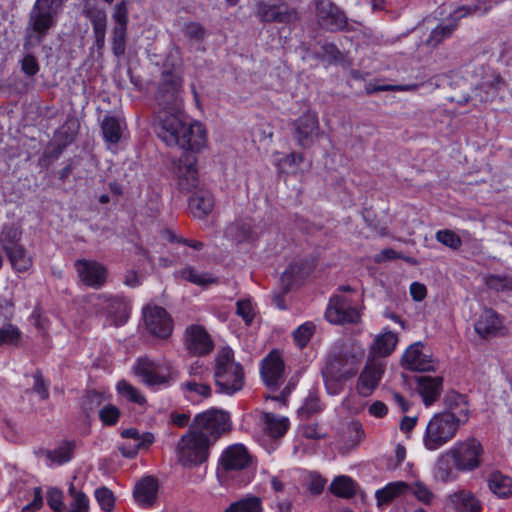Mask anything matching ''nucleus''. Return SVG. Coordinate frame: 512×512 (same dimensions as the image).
<instances>
[{"label":"nucleus","instance_id":"f257e3e1","mask_svg":"<svg viewBox=\"0 0 512 512\" xmlns=\"http://www.w3.org/2000/svg\"><path fill=\"white\" fill-rule=\"evenodd\" d=\"M154 130L157 137L167 146H178L184 151L179 157L174 174L180 192L188 193L199 183V152L207 142V133L200 122H187L186 115L177 105L163 106L156 113Z\"/></svg>","mask_w":512,"mask_h":512},{"label":"nucleus","instance_id":"f03ea898","mask_svg":"<svg viewBox=\"0 0 512 512\" xmlns=\"http://www.w3.org/2000/svg\"><path fill=\"white\" fill-rule=\"evenodd\" d=\"M66 0H35L28 16L23 43L26 51L38 47L53 29Z\"/></svg>","mask_w":512,"mask_h":512},{"label":"nucleus","instance_id":"7ed1b4c3","mask_svg":"<svg viewBox=\"0 0 512 512\" xmlns=\"http://www.w3.org/2000/svg\"><path fill=\"white\" fill-rule=\"evenodd\" d=\"M365 357V349L351 344L335 348L327 357L322 371L324 378L335 381H347L355 377Z\"/></svg>","mask_w":512,"mask_h":512},{"label":"nucleus","instance_id":"20e7f679","mask_svg":"<svg viewBox=\"0 0 512 512\" xmlns=\"http://www.w3.org/2000/svg\"><path fill=\"white\" fill-rule=\"evenodd\" d=\"M213 376L216 391L221 394L234 395L245 384L243 366L235 361L232 351H224L217 357Z\"/></svg>","mask_w":512,"mask_h":512},{"label":"nucleus","instance_id":"39448f33","mask_svg":"<svg viewBox=\"0 0 512 512\" xmlns=\"http://www.w3.org/2000/svg\"><path fill=\"white\" fill-rule=\"evenodd\" d=\"M213 440L199 431L189 429L177 443V457L183 467H199L208 462Z\"/></svg>","mask_w":512,"mask_h":512},{"label":"nucleus","instance_id":"423d86ee","mask_svg":"<svg viewBox=\"0 0 512 512\" xmlns=\"http://www.w3.org/2000/svg\"><path fill=\"white\" fill-rule=\"evenodd\" d=\"M86 302L96 315L110 318L116 326L124 325L130 316L131 306L124 295L93 293L87 297Z\"/></svg>","mask_w":512,"mask_h":512},{"label":"nucleus","instance_id":"0eeeda50","mask_svg":"<svg viewBox=\"0 0 512 512\" xmlns=\"http://www.w3.org/2000/svg\"><path fill=\"white\" fill-rule=\"evenodd\" d=\"M22 231L15 225H4L0 232V248L16 273L27 272L33 264L31 256L20 243Z\"/></svg>","mask_w":512,"mask_h":512},{"label":"nucleus","instance_id":"6e6552de","mask_svg":"<svg viewBox=\"0 0 512 512\" xmlns=\"http://www.w3.org/2000/svg\"><path fill=\"white\" fill-rule=\"evenodd\" d=\"M133 372L147 387H168L177 377V371L170 363L156 362L147 356L135 360Z\"/></svg>","mask_w":512,"mask_h":512},{"label":"nucleus","instance_id":"1a4fd4ad","mask_svg":"<svg viewBox=\"0 0 512 512\" xmlns=\"http://www.w3.org/2000/svg\"><path fill=\"white\" fill-rule=\"evenodd\" d=\"M459 426L454 423L452 416L435 413L426 425L423 435V445L429 451H435L449 443L457 434Z\"/></svg>","mask_w":512,"mask_h":512},{"label":"nucleus","instance_id":"9d476101","mask_svg":"<svg viewBox=\"0 0 512 512\" xmlns=\"http://www.w3.org/2000/svg\"><path fill=\"white\" fill-rule=\"evenodd\" d=\"M483 454L482 443L473 436L455 442L449 449L452 464L459 472H472L478 469L481 466Z\"/></svg>","mask_w":512,"mask_h":512},{"label":"nucleus","instance_id":"9b49d317","mask_svg":"<svg viewBox=\"0 0 512 512\" xmlns=\"http://www.w3.org/2000/svg\"><path fill=\"white\" fill-rule=\"evenodd\" d=\"M230 428L229 413L218 409H209L195 415L190 429L199 431L202 435L209 437L210 440H213L214 445Z\"/></svg>","mask_w":512,"mask_h":512},{"label":"nucleus","instance_id":"f8f14e48","mask_svg":"<svg viewBox=\"0 0 512 512\" xmlns=\"http://www.w3.org/2000/svg\"><path fill=\"white\" fill-rule=\"evenodd\" d=\"M318 265V258L313 255L292 259L280 276V285L287 289L299 288L306 283Z\"/></svg>","mask_w":512,"mask_h":512},{"label":"nucleus","instance_id":"ddd939ff","mask_svg":"<svg viewBox=\"0 0 512 512\" xmlns=\"http://www.w3.org/2000/svg\"><path fill=\"white\" fill-rule=\"evenodd\" d=\"M324 317L334 325L357 324L361 313L351 298L336 294L330 297Z\"/></svg>","mask_w":512,"mask_h":512},{"label":"nucleus","instance_id":"4468645a","mask_svg":"<svg viewBox=\"0 0 512 512\" xmlns=\"http://www.w3.org/2000/svg\"><path fill=\"white\" fill-rule=\"evenodd\" d=\"M255 16L263 23L290 25L299 20L298 11L285 2L261 0L256 4Z\"/></svg>","mask_w":512,"mask_h":512},{"label":"nucleus","instance_id":"2eb2a0df","mask_svg":"<svg viewBox=\"0 0 512 512\" xmlns=\"http://www.w3.org/2000/svg\"><path fill=\"white\" fill-rule=\"evenodd\" d=\"M74 267L80 283L85 287L98 290L107 283L108 268L97 260L77 259Z\"/></svg>","mask_w":512,"mask_h":512},{"label":"nucleus","instance_id":"dca6fc26","mask_svg":"<svg viewBox=\"0 0 512 512\" xmlns=\"http://www.w3.org/2000/svg\"><path fill=\"white\" fill-rule=\"evenodd\" d=\"M252 458L247 448L241 443L227 446L220 454L217 463V472L229 474L248 468Z\"/></svg>","mask_w":512,"mask_h":512},{"label":"nucleus","instance_id":"f3484780","mask_svg":"<svg viewBox=\"0 0 512 512\" xmlns=\"http://www.w3.org/2000/svg\"><path fill=\"white\" fill-rule=\"evenodd\" d=\"M183 344L187 353L191 356H206L214 349V342L208 331L199 324H191L186 327L183 334Z\"/></svg>","mask_w":512,"mask_h":512},{"label":"nucleus","instance_id":"a211bd4d","mask_svg":"<svg viewBox=\"0 0 512 512\" xmlns=\"http://www.w3.org/2000/svg\"><path fill=\"white\" fill-rule=\"evenodd\" d=\"M316 16L319 25L327 31L348 30V18L345 12L330 0L316 2Z\"/></svg>","mask_w":512,"mask_h":512},{"label":"nucleus","instance_id":"6ab92c4d","mask_svg":"<svg viewBox=\"0 0 512 512\" xmlns=\"http://www.w3.org/2000/svg\"><path fill=\"white\" fill-rule=\"evenodd\" d=\"M143 317L150 334L160 339H167L171 336L174 323L165 308L148 305L143 309Z\"/></svg>","mask_w":512,"mask_h":512},{"label":"nucleus","instance_id":"aec40b11","mask_svg":"<svg viewBox=\"0 0 512 512\" xmlns=\"http://www.w3.org/2000/svg\"><path fill=\"white\" fill-rule=\"evenodd\" d=\"M425 345L421 342H415L408 346L401 357V366L410 371H434L436 362L432 354L424 351Z\"/></svg>","mask_w":512,"mask_h":512},{"label":"nucleus","instance_id":"412c9836","mask_svg":"<svg viewBox=\"0 0 512 512\" xmlns=\"http://www.w3.org/2000/svg\"><path fill=\"white\" fill-rule=\"evenodd\" d=\"M285 363L278 350L270 351L261 361L260 376L270 389H277L283 379Z\"/></svg>","mask_w":512,"mask_h":512},{"label":"nucleus","instance_id":"4be33fe9","mask_svg":"<svg viewBox=\"0 0 512 512\" xmlns=\"http://www.w3.org/2000/svg\"><path fill=\"white\" fill-rule=\"evenodd\" d=\"M182 86V77L173 70H164L156 92L160 106L176 105L177 95Z\"/></svg>","mask_w":512,"mask_h":512},{"label":"nucleus","instance_id":"5701e85b","mask_svg":"<svg viewBox=\"0 0 512 512\" xmlns=\"http://www.w3.org/2000/svg\"><path fill=\"white\" fill-rule=\"evenodd\" d=\"M225 234L237 244H254L260 236L255 220L249 217L239 218L230 223L226 227Z\"/></svg>","mask_w":512,"mask_h":512},{"label":"nucleus","instance_id":"b1692460","mask_svg":"<svg viewBox=\"0 0 512 512\" xmlns=\"http://www.w3.org/2000/svg\"><path fill=\"white\" fill-rule=\"evenodd\" d=\"M295 138L302 148H307L313 143L314 136L319 130V120L316 112L306 111L293 122Z\"/></svg>","mask_w":512,"mask_h":512},{"label":"nucleus","instance_id":"393cba45","mask_svg":"<svg viewBox=\"0 0 512 512\" xmlns=\"http://www.w3.org/2000/svg\"><path fill=\"white\" fill-rule=\"evenodd\" d=\"M442 414L452 416V420L461 427L469 420L470 409L467 396L455 391L448 393L444 399Z\"/></svg>","mask_w":512,"mask_h":512},{"label":"nucleus","instance_id":"a878e982","mask_svg":"<svg viewBox=\"0 0 512 512\" xmlns=\"http://www.w3.org/2000/svg\"><path fill=\"white\" fill-rule=\"evenodd\" d=\"M159 483L154 476H145L138 480L133 489L136 503L145 509L151 508L157 499Z\"/></svg>","mask_w":512,"mask_h":512},{"label":"nucleus","instance_id":"bb28decb","mask_svg":"<svg viewBox=\"0 0 512 512\" xmlns=\"http://www.w3.org/2000/svg\"><path fill=\"white\" fill-rule=\"evenodd\" d=\"M384 373L382 365L368 362L357 380V392L362 397H368L372 395L374 390L378 387L379 382Z\"/></svg>","mask_w":512,"mask_h":512},{"label":"nucleus","instance_id":"cd10ccee","mask_svg":"<svg viewBox=\"0 0 512 512\" xmlns=\"http://www.w3.org/2000/svg\"><path fill=\"white\" fill-rule=\"evenodd\" d=\"M503 328L501 315L492 308L484 309L474 324L476 333L484 339L497 336Z\"/></svg>","mask_w":512,"mask_h":512},{"label":"nucleus","instance_id":"c85d7f7f","mask_svg":"<svg viewBox=\"0 0 512 512\" xmlns=\"http://www.w3.org/2000/svg\"><path fill=\"white\" fill-rule=\"evenodd\" d=\"M84 16L89 19L93 30V47L101 53L105 47L107 14L104 9L87 8Z\"/></svg>","mask_w":512,"mask_h":512},{"label":"nucleus","instance_id":"c756f323","mask_svg":"<svg viewBox=\"0 0 512 512\" xmlns=\"http://www.w3.org/2000/svg\"><path fill=\"white\" fill-rule=\"evenodd\" d=\"M443 389L441 376L416 377V390L426 407L433 405L440 397Z\"/></svg>","mask_w":512,"mask_h":512},{"label":"nucleus","instance_id":"7c9ffc66","mask_svg":"<svg viewBox=\"0 0 512 512\" xmlns=\"http://www.w3.org/2000/svg\"><path fill=\"white\" fill-rule=\"evenodd\" d=\"M447 503L456 512H481L483 507L476 495L469 490H458L447 496Z\"/></svg>","mask_w":512,"mask_h":512},{"label":"nucleus","instance_id":"2f4dec72","mask_svg":"<svg viewBox=\"0 0 512 512\" xmlns=\"http://www.w3.org/2000/svg\"><path fill=\"white\" fill-rule=\"evenodd\" d=\"M125 126L124 119L111 114L104 115L100 128L103 140L108 148L116 146L120 142Z\"/></svg>","mask_w":512,"mask_h":512},{"label":"nucleus","instance_id":"473e14b6","mask_svg":"<svg viewBox=\"0 0 512 512\" xmlns=\"http://www.w3.org/2000/svg\"><path fill=\"white\" fill-rule=\"evenodd\" d=\"M188 207L195 218L204 219L213 210V194L206 189L196 190L188 199Z\"/></svg>","mask_w":512,"mask_h":512},{"label":"nucleus","instance_id":"72a5a7b5","mask_svg":"<svg viewBox=\"0 0 512 512\" xmlns=\"http://www.w3.org/2000/svg\"><path fill=\"white\" fill-rule=\"evenodd\" d=\"M76 447V440H63L55 449L41 448L35 454L37 457L45 456L51 464L61 466L71 461Z\"/></svg>","mask_w":512,"mask_h":512},{"label":"nucleus","instance_id":"f704fd0d","mask_svg":"<svg viewBox=\"0 0 512 512\" xmlns=\"http://www.w3.org/2000/svg\"><path fill=\"white\" fill-rule=\"evenodd\" d=\"M489 490L499 499L512 497V477L500 471H492L487 477Z\"/></svg>","mask_w":512,"mask_h":512},{"label":"nucleus","instance_id":"c9c22d12","mask_svg":"<svg viewBox=\"0 0 512 512\" xmlns=\"http://www.w3.org/2000/svg\"><path fill=\"white\" fill-rule=\"evenodd\" d=\"M175 278H180L189 283L201 287H208L211 284H218V277L210 272H198L193 266L186 265L181 270L174 272Z\"/></svg>","mask_w":512,"mask_h":512},{"label":"nucleus","instance_id":"e433bc0d","mask_svg":"<svg viewBox=\"0 0 512 512\" xmlns=\"http://www.w3.org/2000/svg\"><path fill=\"white\" fill-rule=\"evenodd\" d=\"M397 343V334L387 330L376 336L369 352L374 357H387L393 353Z\"/></svg>","mask_w":512,"mask_h":512},{"label":"nucleus","instance_id":"4c0bfd02","mask_svg":"<svg viewBox=\"0 0 512 512\" xmlns=\"http://www.w3.org/2000/svg\"><path fill=\"white\" fill-rule=\"evenodd\" d=\"M263 424L266 433L272 438H281L290 426L287 417H281L272 412L263 415Z\"/></svg>","mask_w":512,"mask_h":512},{"label":"nucleus","instance_id":"58836bf2","mask_svg":"<svg viewBox=\"0 0 512 512\" xmlns=\"http://www.w3.org/2000/svg\"><path fill=\"white\" fill-rule=\"evenodd\" d=\"M407 488L408 484L403 481L387 483L375 493L377 504L381 506L391 503L394 499L404 494Z\"/></svg>","mask_w":512,"mask_h":512},{"label":"nucleus","instance_id":"ea45409f","mask_svg":"<svg viewBox=\"0 0 512 512\" xmlns=\"http://www.w3.org/2000/svg\"><path fill=\"white\" fill-rule=\"evenodd\" d=\"M356 482L349 476H336L330 484L329 491L344 499H350L356 495Z\"/></svg>","mask_w":512,"mask_h":512},{"label":"nucleus","instance_id":"a19ab883","mask_svg":"<svg viewBox=\"0 0 512 512\" xmlns=\"http://www.w3.org/2000/svg\"><path fill=\"white\" fill-rule=\"evenodd\" d=\"M21 329L12 322H5L0 326V347L17 348L22 341Z\"/></svg>","mask_w":512,"mask_h":512},{"label":"nucleus","instance_id":"79ce46f5","mask_svg":"<svg viewBox=\"0 0 512 512\" xmlns=\"http://www.w3.org/2000/svg\"><path fill=\"white\" fill-rule=\"evenodd\" d=\"M316 332V325L313 321H305L292 332V339L295 346L303 350L305 349Z\"/></svg>","mask_w":512,"mask_h":512},{"label":"nucleus","instance_id":"37998d69","mask_svg":"<svg viewBox=\"0 0 512 512\" xmlns=\"http://www.w3.org/2000/svg\"><path fill=\"white\" fill-rule=\"evenodd\" d=\"M116 391L118 395L131 403L140 406H144L147 403L146 397L140 392V390L125 379H122L117 383Z\"/></svg>","mask_w":512,"mask_h":512},{"label":"nucleus","instance_id":"c03bdc74","mask_svg":"<svg viewBox=\"0 0 512 512\" xmlns=\"http://www.w3.org/2000/svg\"><path fill=\"white\" fill-rule=\"evenodd\" d=\"M185 398L190 402H198L199 398H209L211 396V387L208 384L197 383L196 381H186L182 383Z\"/></svg>","mask_w":512,"mask_h":512},{"label":"nucleus","instance_id":"a18cd8bd","mask_svg":"<svg viewBox=\"0 0 512 512\" xmlns=\"http://www.w3.org/2000/svg\"><path fill=\"white\" fill-rule=\"evenodd\" d=\"M262 501L257 496H247L232 502L223 512H262Z\"/></svg>","mask_w":512,"mask_h":512},{"label":"nucleus","instance_id":"49530a36","mask_svg":"<svg viewBox=\"0 0 512 512\" xmlns=\"http://www.w3.org/2000/svg\"><path fill=\"white\" fill-rule=\"evenodd\" d=\"M77 133L78 124L76 122H65L55 131L53 142L60 144L62 148H67L74 142Z\"/></svg>","mask_w":512,"mask_h":512},{"label":"nucleus","instance_id":"de8ad7c7","mask_svg":"<svg viewBox=\"0 0 512 512\" xmlns=\"http://www.w3.org/2000/svg\"><path fill=\"white\" fill-rule=\"evenodd\" d=\"M322 411V406L319 398L316 395L309 394L302 405L299 407L297 413L302 421L309 420L314 414Z\"/></svg>","mask_w":512,"mask_h":512},{"label":"nucleus","instance_id":"09e8293b","mask_svg":"<svg viewBox=\"0 0 512 512\" xmlns=\"http://www.w3.org/2000/svg\"><path fill=\"white\" fill-rule=\"evenodd\" d=\"M121 415V410L117 406L110 403L104 405L98 412L99 420L105 427H113L117 425Z\"/></svg>","mask_w":512,"mask_h":512},{"label":"nucleus","instance_id":"8fccbe9b","mask_svg":"<svg viewBox=\"0 0 512 512\" xmlns=\"http://www.w3.org/2000/svg\"><path fill=\"white\" fill-rule=\"evenodd\" d=\"M456 29V24L451 22L449 24H439L430 33L427 44L435 47L443 40L449 38L453 31Z\"/></svg>","mask_w":512,"mask_h":512},{"label":"nucleus","instance_id":"3c124183","mask_svg":"<svg viewBox=\"0 0 512 512\" xmlns=\"http://www.w3.org/2000/svg\"><path fill=\"white\" fill-rule=\"evenodd\" d=\"M112 20L115 23L113 28L128 29L129 9L127 0H121L114 5Z\"/></svg>","mask_w":512,"mask_h":512},{"label":"nucleus","instance_id":"603ef678","mask_svg":"<svg viewBox=\"0 0 512 512\" xmlns=\"http://www.w3.org/2000/svg\"><path fill=\"white\" fill-rule=\"evenodd\" d=\"M94 497L102 511L111 512L114 509L115 496L108 487L102 486L95 489Z\"/></svg>","mask_w":512,"mask_h":512},{"label":"nucleus","instance_id":"864d4df0","mask_svg":"<svg viewBox=\"0 0 512 512\" xmlns=\"http://www.w3.org/2000/svg\"><path fill=\"white\" fill-rule=\"evenodd\" d=\"M127 29L113 28L111 33V49L115 57L121 58L126 51Z\"/></svg>","mask_w":512,"mask_h":512},{"label":"nucleus","instance_id":"5fc2aeb1","mask_svg":"<svg viewBox=\"0 0 512 512\" xmlns=\"http://www.w3.org/2000/svg\"><path fill=\"white\" fill-rule=\"evenodd\" d=\"M451 462L452 457L449 455V450L443 453L437 460V476L443 481H450L454 479V466L451 465Z\"/></svg>","mask_w":512,"mask_h":512},{"label":"nucleus","instance_id":"6e6d98bb","mask_svg":"<svg viewBox=\"0 0 512 512\" xmlns=\"http://www.w3.org/2000/svg\"><path fill=\"white\" fill-rule=\"evenodd\" d=\"M69 494L73 497L69 512H89V499L82 491H77L73 485L69 488Z\"/></svg>","mask_w":512,"mask_h":512},{"label":"nucleus","instance_id":"4d7b16f0","mask_svg":"<svg viewBox=\"0 0 512 512\" xmlns=\"http://www.w3.org/2000/svg\"><path fill=\"white\" fill-rule=\"evenodd\" d=\"M102 403V395L96 390H89L83 397L82 410L86 417H90Z\"/></svg>","mask_w":512,"mask_h":512},{"label":"nucleus","instance_id":"13d9d810","mask_svg":"<svg viewBox=\"0 0 512 512\" xmlns=\"http://www.w3.org/2000/svg\"><path fill=\"white\" fill-rule=\"evenodd\" d=\"M163 236L166 238V240L169 242V243H172V244H182V245H185V246H188L194 250H197V251H200L204 248V243L201 242V241H198V240H193V239H187V238H184L182 236H179L177 235L174 231H172L171 229H164L163 231Z\"/></svg>","mask_w":512,"mask_h":512},{"label":"nucleus","instance_id":"bf43d9fd","mask_svg":"<svg viewBox=\"0 0 512 512\" xmlns=\"http://www.w3.org/2000/svg\"><path fill=\"white\" fill-rule=\"evenodd\" d=\"M436 240L453 250H458L462 245L460 236L449 229L437 231Z\"/></svg>","mask_w":512,"mask_h":512},{"label":"nucleus","instance_id":"052dcab7","mask_svg":"<svg viewBox=\"0 0 512 512\" xmlns=\"http://www.w3.org/2000/svg\"><path fill=\"white\" fill-rule=\"evenodd\" d=\"M236 313L247 326H250L255 318V312L250 299H239L236 303Z\"/></svg>","mask_w":512,"mask_h":512},{"label":"nucleus","instance_id":"680f3d73","mask_svg":"<svg viewBox=\"0 0 512 512\" xmlns=\"http://www.w3.org/2000/svg\"><path fill=\"white\" fill-rule=\"evenodd\" d=\"M63 492L57 487H51L47 491V505L54 512H65Z\"/></svg>","mask_w":512,"mask_h":512},{"label":"nucleus","instance_id":"e2e57ef3","mask_svg":"<svg viewBox=\"0 0 512 512\" xmlns=\"http://www.w3.org/2000/svg\"><path fill=\"white\" fill-rule=\"evenodd\" d=\"M185 36L190 40L203 41L206 36V30L199 22L189 21L183 26Z\"/></svg>","mask_w":512,"mask_h":512},{"label":"nucleus","instance_id":"0e129e2a","mask_svg":"<svg viewBox=\"0 0 512 512\" xmlns=\"http://www.w3.org/2000/svg\"><path fill=\"white\" fill-rule=\"evenodd\" d=\"M33 391L39 395L42 400L49 398V381L43 378L41 370L37 369L33 373Z\"/></svg>","mask_w":512,"mask_h":512},{"label":"nucleus","instance_id":"69168bd1","mask_svg":"<svg viewBox=\"0 0 512 512\" xmlns=\"http://www.w3.org/2000/svg\"><path fill=\"white\" fill-rule=\"evenodd\" d=\"M323 58L330 64H337L342 60V53L334 43H325L321 47Z\"/></svg>","mask_w":512,"mask_h":512},{"label":"nucleus","instance_id":"338daca9","mask_svg":"<svg viewBox=\"0 0 512 512\" xmlns=\"http://www.w3.org/2000/svg\"><path fill=\"white\" fill-rule=\"evenodd\" d=\"M21 69L26 76H35L40 70L37 58L32 54H26L21 60Z\"/></svg>","mask_w":512,"mask_h":512},{"label":"nucleus","instance_id":"774afa93","mask_svg":"<svg viewBox=\"0 0 512 512\" xmlns=\"http://www.w3.org/2000/svg\"><path fill=\"white\" fill-rule=\"evenodd\" d=\"M43 507V490L40 486L33 489V500L22 507V512H37Z\"/></svg>","mask_w":512,"mask_h":512}]
</instances>
